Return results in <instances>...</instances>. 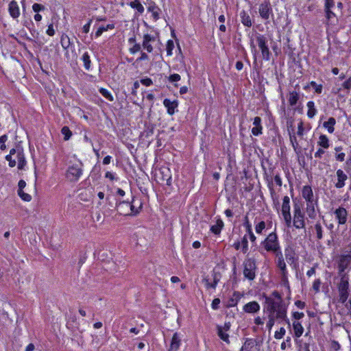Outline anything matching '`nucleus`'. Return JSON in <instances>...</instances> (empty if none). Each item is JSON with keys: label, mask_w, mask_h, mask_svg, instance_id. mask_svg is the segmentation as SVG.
Segmentation results:
<instances>
[{"label": "nucleus", "mask_w": 351, "mask_h": 351, "mask_svg": "<svg viewBox=\"0 0 351 351\" xmlns=\"http://www.w3.org/2000/svg\"><path fill=\"white\" fill-rule=\"evenodd\" d=\"M265 308L268 313V317L276 318L278 322L285 321L290 325L287 316V306L278 291H274L270 296L265 297Z\"/></svg>", "instance_id": "1"}, {"label": "nucleus", "mask_w": 351, "mask_h": 351, "mask_svg": "<svg viewBox=\"0 0 351 351\" xmlns=\"http://www.w3.org/2000/svg\"><path fill=\"white\" fill-rule=\"evenodd\" d=\"M138 206L136 205V200L132 199V202L122 201L117 204V212L122 215H136L139 213L141 208L142 203L138 202Z\"/></svg>", "instance_id": "2"}, {"label": "nucleus", "mask_w": 351, "mask_h": 351, "mask_svg": "<svg viewBox=\"0 0 351 351\" xmlns=\"http://www.w3.org/2000/svg\"><path fill=\"white\" fill-rule=\"evenodd\" d=\"M5 158L11 167L17 165L19 169H23L26 165L23 152L21 149H12Z\"/></svg>", "instance_id": "3"}, {"label": "nucleus", "mask_w": 351, "mask_h": 351, "mask_svg": "<svg viewBox=\"0 0 351 351\" xmlns=\"http://www.w3.org/2000/svg\"><path fill=\"white\" fill-rule=\"evenodd\" d=\"M262 247L267 252H273L279 256L280 247L277 234L275 232L270 233L261 243Z\"/></svg>", "instance_id": "4"}, {"label": "nucleus", "mask_w": 351, "mask_h": 351, "mask_svg": "<svg viewBox=\"0 0 351 351\" xmlns=\"http://www.w3.org/2000/svg\"><path fill=\"white\" fill-rule=\"evenodd\" d=\"M82 172L83 163L81 161H77L68 167L66 172V178L69 182H75L80 178Z\"/></svg>", "instance_id": "5"}, {"label": "nucleus", "mask_w": 351, "mask_h": 351, "mask_svg": "<svg viewBox=\"0 0 351 351\" xmlns=\"http://www.w3.org/2000/svg\"><path fill=\"white\" fill-rule=\"evenodd\" d=\"M338 291L339 296V301L341 303H345L349 296V282L348 276L346 274L341 275V280L338 285Z\"/></svg>", "instance_id": "6"}, {"label": "nucleus", "mask_w": 351, "mask_h": 351, "mask_svg": "<svg viewBox=\"0 0 351 351\" xmlns=\"http://www.w3.org/2000/svg\"><path fill=\"white\" fill-rule=\"evenodd\" d=\"M290 198L286 195L282 199V204L281 206V213L285 221L286 226L289 228L291 226L292 219L290 213Z\"/></svg>", "instance_id": "7"}, {"label": "nucleus", "mask_w": 351, "mask_h": 351, "mask_svg": "<svg viewBox=\"0 0 351 351\" xmlns=\"http://www.w3.org/2000/svg\"><path fill=\"white\" fill-rule=\"evenodd\" d=\"M256 263L252 258H246L243 262V275L245 278L252 280L256 276Z\"/></svg>", "instance_id": "8"}, {"label": "nucleus", "mask_w": 351, "mask_h": 351, "mask_svg": "<svg viewBox=\"0 0 351 351\" xmlns=\"http://www.w3.org/2000/svg\"><path fill=\"white\" fill-rule=\"evenodd\" d=\"M293 226L297 229L305 228L304 214L298 205L293 208Z\"/></svg>", "instance_id": "9"}, {"label": "nucleus", "mask_w": 351, "mask_h": 351, "mask_svg": "<svg viewBox=\"0 0 351 351\" xmlns=\"http://www.w3.org/2000/svg\"><path fill=\"white\" fill-rule=\"evenodd\" d=\"M256 40L258 47L261 51L263 58L265 60H268L269 59L270 52L267 45V40L266 37L262 34H258L256 36Z\"/></svg>", "instance_id": "10"}, {"label": "nucleus", "mask_w": 351, "mask_h": 351, "mask_svg": "<svg viewBox=\"0 0 351 351\" xmlns=\"http://www.w3.org/2000/svg\"><path fill=\"white\" fill-rule=\"evenodd\" d=\"M231 324L230 322H226L223 326H217V332L219 337L226 342L227 344H230V341L229 339V335L228 332L230 329Z\"/></svg>", "instance_id": "11"}, {"label": "nucleus", "mask_w": 351, "mask_h": 351, "mask_svg": "<svg viewBox=\"0 0 351 351\" xmlns=\"http://www.w3.org/2000/svg\"><path fill=\"white\" fill-rule=\"evenodd\" d=\"M351 263V256L349 254L341 255L338 261V269L339 274H342L348 267Z\"/></svg>", "instance_id": "12"}, {"label": "nucleus", "mask_w": 351, "mask_h": 351, "mask_svg": "<svg viewBox=\"0 0 351 351\" xmlns=\"http://www.w3.org/2000/svg\"><path fill=\"white\" fill-rule=\"evenodd\" d=\"M258 12L261 17L264 20H268L271 13V8L269 2L265 1L262 3L258 8Z\"/></svg>", "instance_id": "13"}, {"label": "nucleus", "mask_w": 351, "mask_h": 351, "mask_svg": "<svg viewBox=\"0 0 351 351\" xmlns=\"http://www.w3.org/2000/svg\"><path fill=\"white\" fill-rule=\"evenodd\" d=\"M302 196L306 200V203H312L317 202L314 199L312 188L308 186H304L302 189Z\"/></svg>", "instance_id": "14"}, {"label": "nucleus", "mask_w": 351, "mask_h": 351, "mask_svg": "<svg viewBox=\"0 0 351 351\" xmlns=\"http://www.w3.org/2000/svg\"><path fill=\"white\" fill-rule=\"evenodd\" d=\"M334 213L339 224H345L346 223L348 212L346 208L339 207L335 210Z\"/></svg>", "instance_id": "15"}, {"label": "nucleus", "mask_w": 351, "mask_h": 351, "mask_svg": "<svg viewBox=\"0 0 351 351\" xmlns=\"http://www.w3.org/2000/svg\"><path fill=\"white\" fill-rule=\"evenodd\" d=\"M233 247L235 250H241L243 254H246L249 250L248 241L247 235H244L241 241H237L234 243Z\"/></svg>", "instance_id": "16"}, {"label": "nucleus", "mask_w": 351, "mask_h": 351, "mask_svg": "<svg viewBox=\"0 0 351 351\" xmlns=\"http://www.w3.org/2000/svg\"><path fill=\"white\" fill-rule=\"evenodd\" d=\"M154 41H155L154 36L149 34H146L143 36L142 46L148 53H152L153 51V47L151 43Z\"/></svg>", "instance_id": "17"}, {"label": "nucleus", "mask_w": 351, "mask_h": 351, "mask_svg": "<svg viewBox=\"0 0 351 351\" xmlns=\"http://www.w3.org/2000/svg\"><path fill=\"white\" fill-rule=\"evenodd\" d=\"M337 182L335 183V187L341 189L346 185V181L348 179L347 175L342 169H338L336 172Z\"/></svg>", "instance_id": "18"}, {"label": "nucleus", "mask_w": 351, "mask_h": 351, "mask_svg": "<svg viewBox=\"0 0 351 351\" xmlns=\"http://www.w3.org/2000/svg\"><path fill=\"white\" fill-rule=\"evenodd\" d=\"M181 335L175 332L172 337L170 348L168 351H178L181 344Z\"/></svg>", "instance_id": "19"}, {"label": "nucleus", "mask_w": 351, "mask_h": 351, "mask_svg": "<svg viewBox=\"0 0 351 351\" xmlns=\"http://www.w3.org/2000/svg\"><path fill=\"white\" fill-rule=\"evenodd\" d=\"M260 305L256 302H250L243 306V311L247 313H256L260 311Z\"/></svg>", "instance_id": "20"}, {"label": "nucleus", "mask_w": 351, "mask_h": 351, "mask_svg": "<svg viewBox=\"0 0 351 351\" xmlns=\"http://www.w3.org/2000/svg\"><path fill=\"white\" fill-rule=\"evenodd\" d=\"M8 11H9L10 16L12 18L16 19L19 16V15H20L19 7L16 1L12 0V1H10V3H9Z\"/></svg>", "instance_id": "21"}, {"label": "nucleus", "mask_w": 351, "mask_h": 351, "mask_svg": "<svg viewBox=\"0 0 351 351\" xmlns=\"http://www.w3.org/2000/svg\"><path fill=\"white\" fill-rule=\"evenodd\" d=\"M254 127L252 129V133L254 136H258L262 134V125H261V119L259 117H256L254 119Z\"/></svg>", "instance_id": "22"}, {"label": "nucleus", "mask_w": 351, "mask_h": 351, "mask_svg": "<svg viewBox=\"0 0 351 351\" xmlns=\"http://www.w3.org/2000/svg\"><path fill=\"white\" fill-rule=\"evenodd\" d=\"M256 345V341L253 339H247L241 347L240 351H256L255 346Z\"/></svg>", "instance_id": "23"}, {"label": "nucleus", "mask_w": 351, "mask_h": 351, "mask_svg": "<svg viewBox=\"0 0 351 351\" xmlns=\"http://www.w3.org/2000/svg\"><path fill=\"white\" fill-rule=\"evenodd\" d=\"M164 106L167 109V112L172 115L174 114V110L178 106V103L176 101H171L169 99H165L163 101Z\"/></svg>", "instance_id": "24"}, {"label": "nucleus", "mask_w": 351, "mask_h": 351, "mask_svg": "<svg viewBox=\"0 0 351 351\" xmlns=\"http://www.w3.org/2000/svg\"><path fill=\"white\" fill-rule=\"evenodd\" d=\"M289 104L291 106H295L300 98V93L298 91H290L287 96Z\"/></svg>", "instance_id": "25"}, {"label": "nucleus", "mask_w": 351, "mask_h": 351, "mask_svg": "<svg viewBox=\"0 0 351 351\" xmlns=\"http://www.w3.org/2000/svg\"><path fill=\"white\" fill-rule=\"evenodd\" d=\"M317 202L312 203H306V213L308 217L311 219H315L317 214L315 210V206L316 205Z\"/></svg>", "instance_id": "26"}, {"label": "nucleus", "mask_w": 351, "mask_h": 351, "mask_svg": "<svg viewBox=\"0 0 351 351\" xmlns=\"http://www.w3.org/2000/svg\"><path fill=\"white\" fill-rule=\"evenodd\" d=\"M241 21L243 25L246 27H251L252 23L250 15L244 10L241 11L239 14Z\"/></svg>", "instance_id": "27"}, {"label": "nucleus", "mask_w": 351, "mask_h": 351, "mask_svg": "<svg viewBox=\"0 0 351 351\" xmlns=\"http://www.w3.org/2000/svg\"><path fill=\"white\" fill-rule=\"evenodd\" d=\"M311 229L315 233L317 239L321 240L323 238V228L319 222H317Z\"/></svg>", "instance_id": "28"}, {"label": "nucleus", "mask_w": 351, "mask_h": 351, "mask_svg": "<svg viewBox=\"0 0 351 351\" xmlns=\"http://www.w3.org/2000/svg\"><path fill=\"white\" fill-rule=\"evenodd\" d=\"M336 124V120L333 117H330L327 121L323 123V126L328 130L330 134L334 132L335 125Z\"/></svg>", "instance_id": "29"}, {"label": "nucleus", "mask_w": 351, "mask_h": 351, "mask_svg": "<svg viewBox=\"0 0 351 351\" xmlns=\"http://www.w3.org/2000/svg\"><path fill=\"white\" fill-rule=\"evenodd\" d=\"M293 328L295 337L297 338L300 337L304 332V328L301 323L299 322H293Z\"/></svg>", "instance_id": "30"}, {"label": "nucleus", "mask_w": 351, "mask_h": 351, "mask_svg": "<svg viewBox=\"0 0 351 351\" xmlns=\"http://www.w3.org/2000/svg\"><path fill=\"white\" fill-rule=\"evenodd\" d=\"M280 256L278 260V267L282 271L283 278H285L287 277V269H286V263L283 259L282 254L281 252L279 253Z\"/></svg>", "instance_id": "31"}, {"label": "nucleus", "mask_w": 351, "mask_h": 351, "mask_svg": "<svg viewBox=\"0 0 351 351\" xmlns=\"http://www.w3.org/2000/svg\"><path fill=\"white\" fill-rule=\"evenodd\" d=\"M81 60L84 63V69L87 71L90 70L91 66V60L89 53L88 52H84L82 56Z\"/></svg>", "instance_id": "32"}, {"label": "nucleus", "mask_w": 351, "mask_h": 351, "mask_svg": "<svg viewBox=\"0 0 351 351\" xmlns=\"http://www.w3.org/2000/svg\"><path fill=\"white\" fill-rule=\"evenodd\" d=\"M219 281V278L217 274H213V281L212 282H210L208 279H204L205 285L207 289L212 288L215 289Z\"/></svg>", "instance_id": "33"}, {"label": "nucleus", "mask_w": 351, "mask_h": 351, "mask_svg": "<svg viewBox=\"0 0 351 351\" xmlns=\"http://www.w3.org/2000/svg\"><path fill=\"white\" fill-rule=\"evenodd\" d=\"M317 144L320 147H322L324 149H327L330 146L329 139L325 134H322L319 137V141L317 142Z\"/></svg>", "instance_id": "34"}, {"label": "nucleus", "mask_w": 351, "mask_h": 351, "mask_svg": "<svg viewBox=\"0 0 351 351\" xmlns=\"http://www.w3.org/2000/svg\"><path fill=\"white\" fill-rule=\"evenodd\" d=\"M223 227V222L221 219H218L215 225H213L210 228V230L215 234H219L221 232L222 228Z\"/></svg>", "instance_id": "35"}, {"label": "nucleus", "mask_w": 351, "mask_h": 351, "mask_svg": "<svg viewBox=\"0 0 351 351\" xmlns=\"http://www.w3.org/2000/svg\"><path fill=\"white\" fill-rule=\"evenodd\" d=\"M130 6L134 9H136L140 14H142L145 10L143 5L138 0L131 1L130 3Z\"/></svg>", "instance_id": "36"}, {"label": "nucleus", "mask_w": 351, "mask_h": 351, "mask_svg": "<svg viewBox=\"0 0 351 351\" xmlns=\"http://www.w3.org/2000/svg\"><path fill=\"white\" fill-rule=\"evenodd\" d=\"M307 108H308L307 116L309 118H313L317 112V110L315 108L314 102L312 101H308L307 103Z\"/></svg>", "instance_id": "37"}, {"label": "nucleus", "mask_w": 351, "mask_h": 351, "mask_svg": "<svg viewBox=\"0 0 351 351\" xmlns=\"http://www.w3.org/2000/svg\"><path fill=\"white\" fill-rule=\"evenodd\" d=\"M114 28V24H108L106 26H100L95 32V37H99L104 32Z\"/></svg>", "instance_id": "38"}, {"label": "nucleus", "mask_w": 351, "mask_h": 351, "mask_svg": "<svg viewBox=\"0 0 351 351\" xmlns=\"http://www.w3.org/2000/svg\"><path fill=\"white\" fill-rule=\"evenodd\" d=\"M269 191L271 197L273 202V204L274 206L278 208L279 206V196L275 192L274 189L272 187H269Z\"/></svg>", "instance_id": "39"}, {"label": "nucleus", "mask_w": 351, "mask_h": 351, "mask_svg": "<svg viewBox=\"0 0 351 351\" xmlns=\"http://www.w3.org/2000/svg\"><path fill=\"white\" fill-rule=\"evenodd\" d=\"M148 11L152 12L154 21H157L159 19L160 10L158 7L155 5H151L148 8Z\"/></svg>", "instance_id": "40"}, {"label": "nucleus", "mask_w": 351, "mask_h": 351, "mask_svg": "<svg viewBox=\"0 0 351 351\" xmlns=\"http://www.w3.org/2000/svg\"><path fill=\"white\" fill-rule=\"evenodd\" d=\"M326 18V25H329L332 20L336 17L335 13L331 10H324Z\"/></svg>", "instance_id": "41"}, {"label": "nucleus", "mask_w": 351, "mask_h": 351, "mask_svg": "<svg viewBox=\"0 0 351 351\" xmlns=\"http://www.w3.org/2000/svg\"><path fill=\"white\" fill-rule=\"evenodd\" d=\"M62 134L64 135V139L68 141L72 136V132L67 126H64L61 130Z\"/></svg>", "instance_id": "42"}, {"label": "nucleus", "mask_w": 351, "mask_h": 351, "mask_svg": "<svg viewBox=\"0 0 351 351\" xmlns=\"http://www.w3.org/2000/svg\"><path fill=\"white\" fill-rule=\"evenodd\" d=\"M61 45L63 48L67 49L70 46V39L68 36L63 35L61 37Z\"/></svg>", "instance_id": "43"}, {"label": "nucleus", "mask_w": 351, "mask_h": 351, "mask_svg": "<svg viewBox=\"0 0 351 351\" xmlns=\"http://www.w3.org/2000/svg\"><path fill=\"white\" fill-rule=\"evenodd\" d=\"M19 196L25 202H29L32 199V197L28 193H25L23 191L18 190Z\"/></svg>", "instance_id": "44"}, {"label": "nucleus", "mask_w": 351, "mask_h": 351, "mask_svg": "<svg viewBox=\"0 0 351 351\" xmlns=\"http://www.w3.org/2000/svg\"><path fill=\"white\" fill-rule=\"evenodd\" d=\"M266 224L265 222L263 221H260L258 224L255 226V230L257 234H261L263 232V230L265 228Z\"/></svg>", "instance_id": "45"}, {"label": "nucleus", "mask_w": 351, "mask_h": 351, "mask_svg": "<svg viewBox=\"0 0 351 351\" xmlns=\"http://www.w3.org/2000/svg\"><path fill=\"white\" fill-rule=\"evenodd\" d=\"M174 48V43L173 40H169L167 43L166 45V50H167V56H171L172 55V51Z\"/></svg>", "instance_id": "46"}, {"label": "nucleus", "mask_w": 351, "mask_h": 351, "mask_svg": "<svg viewBox=\"0 0 351 351\" xmlns=\"http://www.w3.org/2000/svg\"><path fill=\"white\" fill-rule=\"evenodd\" d=\"M99 92L104 97L108 99L109 101H113V97L108 90L101 88H100Z\"/></svg>", "instance_id": "47"}, {"label": "nucleus", "mask_w": 351, "mask_h": 351, "mask_svg": "<svg viewBox=\"0 0 351 351\" xmlns=\"http://www.w3.org/2000/svg\"><path fill=\"white\" fill-rule=\"evenodd\" d=\"M286 330L284 328H280L278 331H276L274 335V337L276 339H282L284 335H285Z\"/></svg>", "instance_id": "48"}, {"label": "nucleus", "mask_w": 351, "mask_h": 351, "mask_svg": "<svg viewBox=\"0 0 351 351\" xmlns=\"http://www.w3.org/2000/svg\"><path fill=\"white\" fill-rule=\"evenodd\" d=\"M276 319L272 317H268V322H267L266 327L270 331L274 326Z\"/></svg>", "instance_id": "49"}, {"label": "nucleus", "mask_w": 351, "mask_h": 351, "mask_svg": "<svg viewBox=\"0 0 351 351\" xmlns=\"http://www.w3.org/2000/svg\"><path fill=\"white\" fill-rule=\"evenodd\" d=\"M181 79V77L179 74L178 73H174V74H172V75H170L168 77V80L169 82H178L180 81Z\"/></svg>", "instance_id": "50"}, {"label": "nucleus", "mask_w": 351, "mask_h": 351, "mask_svg": "<svg viewBox=\"0 0 351 351\" xmlns=\"http://www.w3.org/2000/svg\"><path fill=\"white\" fill-rule=\"evenodd\" d=\"M311 86L315 88V90L317 93H321L322 91V85L317 84L315 82L312 81L311 82Z\"/></svg>", "instance_id": "51"}, {"label": "nucleus", "mask_w": 351, "mask_h": 351, "mask_svg": "<svg viewBox=\"0 0 351 351\" xmlns=\"http://www.w3.org/2000/svg\"><path fill=\"white\" fill-rule=\"evenodd\" d=\"M290 141L295 151L298 148V143L295 135H290Z\"/></svg>", "instance_id": "52"}, {"label": "nucleus", "mask_w": 351, "mask_h": 351, "mask_svg": "<svg viewBox=\"0 0 351 351\" xmlns=\"http://www.w3.org/2000/svg\"><path fill=\"white\" fill-rule=\"evenodd\" d=\"M335 6L333 0H325L324 10H331Z\"/></svg>", "instance_id": "53"}, {"label": "nucleus", "mask_w": 351, "mask_h": 351, "mask_svg": "<svg viewBox=\"0 0 351 351\" xmlns=\"http://www.w3.org/2000/svg\"><path fill=\"white\" fill-rule=\"evenodd\" d=\"M244 226L246 228L247 232V233H252V226H251V223L249 221V219H248L247 217H245Z\"/></svg>", "instance_id": "54"}, {"label": "nucleus", "mask_w": 351, "mask_h": 351, "mask_svg": "<svg viewBox=\"0 0 351 351\" xmlns=\"http://www.w3.org/2000/svg\"><path fill=\"white\" fill-rule=\"evenodd\" d=\"M140 44H134L132 47L130 48L129 51L132 54H134L141 50Z\"/></svg>", "instance_id": "55"}, {"label": "nucleus", "mask_w": 351, "mask_h": 351, "mask_svg": "<svg viewBox=\"0 0 351 351\" xmlns=\"http://www.w3.org/2000/svg\"><path fill=\"white\" fill-rule=\"evenodd\" d=\"M8 140L7 135L4 134L0 137V145H1V149L4 150L5 149V143Z\"/></svg>", "instance_id": "56"}, {"label": "nucleus", "mask_w": 351, "mask_h": 351, "mask_svg": "<svg viewBox=\"0 0 351 351\" xmlns=\"http://www.w3.org/2000/svg\"><path fill=\"white\" fill-rule=\"evenodd\" d=\"M304 127H303V123L302 121H300L299 123H298V132H297V134L300 136H303L304 134Z\"/></svg>", "instance_id": "57"}, {"label": "nucleus", "mask_w": 351, "mask_h": 351, "mask_svg": "<svg viewBox=\"0 0 351 351\" xmlns=\"http://www.w3.org/2000/svg\"><path fill=\"white\" fill-rule=\"evenodd\" d=\"M44 6L43 5L38 4V3H34L32 5V9L35 12H38L41 10H44Z\"/></svg>", "instance_id": "58"}, {"label": "nucleus", "mask_w": 351, "mask_h": 351, "mask_svg": "<svg viewBox=\"0 0 351 351\" xmlns=\"http://www.w3.org/2000/svg\"><path fill=\"white\" fill-rule=\"evenodd\" d=\"M321 285V281L319 279H317L314 281L313 284V289L316 291L318 292L319 291V287Z\"/></svg>", "instance_id": "59"}, {"label": "nucleus", "mask_w": 351, "mask_h": 351, "mask_svg": "<svg viewBox=\"0 0 351 351\" xmlns=\"http://www.w3.org/2000/svg\"><path fill=\"white\" fill-rule=\"evenodd\" d=\"M141 82L142 84L146 86H149L152 84V79L149 78V77H146V78H143L141 80Z\"/></svg>", "instance_id": "60"}, {"label": "nucleus", "mask_w": 351, "mask_h": 351, "mask_svg": "<svg viewBox=\"0 0 351 351\" xmlns=\"http://www.w3.org/2000/svg\"><path fill=\"white\" fill-rule=\"evenodd\" d=\"M346 154L344 152H340L335 154V158L337 160L343 162L345 160Z\"/></svg>", "instance_id": "61"}, {"label": "nucleus", "mask_w": 351, "mask_h": 351, "mask_svg": "<svg viewBox=\"0 0 351 351\" xmlns=\"http://www.w3.org/2000/svg\"><path fill=\"white\" fill-rule=\"evenodd\" d=\"M342 86L349 90L350 88H351V77H350L349 79H348L346 81H345L343 84H342Z\"/></svg>", "instance_id": "62"}, {"label": "nucleus", "mask_w": 351, "mask_h": 351, "mask_svg": "<svg viewBox=\"0 0 351 351\" xmlns=\"http://www.w3.org/2000/svg\"><path fill=\"white\" fill-rule=\"evenodd\" d=\"M220 304V300L219 298H215L213 300L212 302V308L215 310L218 309L219 304Z\"/></svg>", "instance_id": "63"}, {"label": "nucleus", "mask_w": 351, "mask_h": 351, "mask_svg": "<svg viewBox=\"0 0 351 351\" xmlns=\"http://www.w3.org/2000/svg\"><path fill=\"white\" fill-rule=\"evenodd\" d=\"M47 34L50 36H52L54 35L55 34V31H54V29H53V24H50L49 26H48V28L47 29Z\"/></svg>", "instance_id": "64"}]
</instances>
